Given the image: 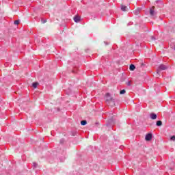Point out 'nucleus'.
<instances>
[{
    "label": "nucleus",
    "instance_id": "5",
    "mask_svg": "<svg viewBox=\"0 0 175 175\" xmlns=\"http://www.w3.org/2000/svg\"><path fill=\"white\" fill-rule=\"evenodd\" d=\"M80 20H81V18L79 15L74 16L75 23H80Z\"/></svg>",
    "mask_w": 175,
    "mask_h": 175
},
{
    "label": "nucleus",
    "instance_id": "9",
    "mask_svg": "<svg viewBox=\"0 0 175 175\" xmlns=\"http://www.w3.org/2000/svg\"><path fill=\"white\" fill-rule=\"evenodd\" d=\"M141 10H142V8H137V9L134 11V14H135V16H137V14H139Z\"/></svg>",
    "mask_w": 175,
    "mask_h": 175
},
{
    "label": "nucleus",
    "instance_id": "11",
    "mask_svg": "<svg viewBox=\"0 0 175 175\" xmlns=\"http://www.w3.org/2000/svg\"><path fill=\"white\" fill-rule=\"evenodd\" d=\"M130 70L133 71L135 69H136V66L134 64H131L129 67Z\"/></svg>",
    "mask_w": 175,
    "mask_h": 175
},
{
    "label": "nucleus",
    "instance_id": "13",
    "mask_svg": "<svg viewBox=\"0 0 175 175\" xmlns=\"http://www.w3.org/2000/svg\"><path fill=\"white\" fill-rule=\"evenodd\" d=\"M157 126H162V122L161 120H158L156 122Z\"/></svg>",
    "mask_w": 175,
    "mask_h": 175
},
{
    "label": "nucleus",
    "instance_id": "16",
    "mask_svg": "<svg viewBox=\"0 0 175 175\" xmlns=\"http://www.w3.org/2000/svg\"><path fill=\"white\" fill-rule=\"evenodd\" d=\"M170 140H171V142H175V135L171 136Z\"/></svg>",
    "mask_w": 175,
    "mask_h": 175
},
{
    "label": "nucleus",
    "instance_id": "15",
    "mask_svg": "<svg viewBox=\"0 0 175 175\" xmlns=\"http://www.w3.org/2000/svg\"><path fill=\"white\" fill-rule=\"evenodd\" d=\"M126 92V91L124 89L120 91V95H124Z\"/></svg>",
    "mask_w": 175,
    "mask_h": 175
},
{
    "label": "nucleus",
    "instance_id": "14",
    "mask_svg": "<svg viewBox=\"0 0 175 175\" xmlns=\"http://www.w3.org/2000/svg\"><path fill=\"white\" fill-rule=\"evenodd\" d=\"M81 125L82 126L87 125V120L81 121Z\"/></svg>",
    "mask_w": 175,
    "mask_h": 175
},
{
    "label": "nucleus",
    "instance_id": "18",
    "mask_svg": "<svg viewBox=\"0 0 175 175\" xmlns=\"http://www.w3.org/2000/svg\"><path fill=\"white\" fill-rule=\"evenodd\" d=\"M14 24L15 25H18V24H20V21H18V20L15 21L14 22Z\"/></svg>",
    "mask_w": 175,
    "mask_h": 175
},
{
    "label": "nucleus",
    "instance_id": "12",
    "mask_svg": "<svg viewBox=\"0 0 175 175\" xmlns=\"http://www.w3.org/2000/svg\"><path fill=\"white\" fill-rule=\"evenodd\" d=\"M38 85H39V83H38V82H33V83H32V87H33V88H38Z\"/></svg>",
    "mask_w": 175,
    "mask_h": 175
},
{
    "label": "nucleus",
    "instance_id": "4",
    "mask_svg": "<svg viewBox=\"0 0 175 175\" xmlns=\"http://www.w3.org/2000/svg\"><path fill=\"white\" fill-rule=\"evenodd\" d=\"M145 140L146 142H151V140H152V133H148V134H146L145 137Z\"/></svg>",
    "mask_w": 175,
    "mask_h": 175
},
{
    "label": "nucleus",
    "instance_id": "24",
    "mask_svg": "<svg viewBox=\"0 0 175 175\" xmlns=\"http://www.w3.org/2000/svg\"><path fill=\"white\" fill-rule=\"evenodd\" d=\"M151 40H156V39H155V37L151 36Z\"/></svg>",
    "mask_w": 175,
    "mask_h": 175
},
{
    "label": "nucleus",
    "instance_id": "7",
    "mask_svg": "<svg viewBox=\"0 0 175 175\" xmlns=\"http://www.w3.org/2000/svg\"><path fill=\"white\" fill-rule=\"evenodd\" d=\"M64 156H62V157L59 158V161L60 162H64V161H65V159H66V152H63Z\"/></svg>",
    "mask_w": 175,
    "mask_h": 175
},
{
    "label": "nucleus",
    "instance_id": "27",
    "mask_svg": "<svg viewBox=\"0 0 175 175\" xmlns=\"http://www.w3.org/2000/svg\"><path fill=\"white\" fill-rule=\"evenodd\" d=\"M127 25H131V24H130V23H128Z\"/></svg>",
    "mask_w": 175,
    "mask_h": 175
},
{
    "label": "nucleus",
    "instance_id": "19",
    "mask_svg": "<svg viewBox=\"0 0 175 175\" xmlns=\"http://www.w3.org/2000/svg\"><path fill=\"white\" fill-rule=\"evenodd\" d=\"M41 21L42 24H46V23H47V20L46 19H42Z\"/></svg>",
    "mask_w": 175,
    "mask_h": 175
},
{
    "label": "nucleus",
    "instance_id": "10",
    "mask_svg": "<svg viewBox=\"0 0 175 175\" xmlns=\"http://www.w3.org/2000/svg\"><path fill=\"white\" fill-rule=\"evenodd\" d=\"M121 10L122 12H127L128 11V7L124 5H121Z\"/></svg>",
    "mask_w": 175,
    "mask_h": 175
},
{
    "label": "nucleus",
    "instance_id": "17",
    "mask_svg": "<svg viewBox=\"0 0 175 175\" xmlns=\"http://www.w3.org/2000/svg\"><path fill=\"white\" fill-rule=\"evenodd\" d=\"M38 167V163H33V169H36Z\"/></svg>",
    "mask_w": 175,
    "mask_h": 175
},
{
    "label": "nucleus",
    "instance_id": "25",
    "mask_svg": "<svg viewBox=\"0 0 175 175\" xmlns=\"http://www.w3.org/2000/svg\"><path fill=\"white\" fill-rule=\"evenodd\" d=\"M104 43H105V46L109 45V43H108L107 42H106V41H105Z\"/></svg>",
    "mask_w": 175,
    "mask_h": 175
},
{
    "label": "nucleus",
    "instance_id": "23",
    "mask_svg": "<svg viewBox=\"0 0 175 175\" xmlns=\"http://www.w3.org/2000/svg\"><path fill=\"white\" fill-rule=\"evenodd\" d=\"M126 85H128L129 87L131 86V81H129L126 83Z\"/></svg>",
    "mask_w": 175,
    "mask_h": 175
},
{
    "label": "nucleus",
    "instance_id": "1",
    "mask_svg": "<svg viewBox=\"0 0 175 175\" xmlns=\"http://www.w3.org/2000/svg\"><path fill=\"white\" fill-rule=\"evenodd\" d=\"M111 114V118L108 120L106 125L107 126H111V125H114L116 124V119H114V116L113 115V113H110Z\"/></svg>",
    "mask_w": 175,
    "mask_h": 175
},
{
    "label": "nucleus",
    "instance_id": "2",
    "mask_svg": "<svg viewBox=\"0 0 175 175\" xmlns=\"http://www.w3.org/2000/svg\"><path fill=\"white\" fill-rule=\"evenodd\" d=\"M105 98H106V102H107L108 103H110V102L114 103V99L113 98V97H111V95L110 94V93H106Z\"/></svg>",
    "mask_w": 175,
    "mask_h": 175
},
{
    "label": "nucleus",
    "instance_id": "26",
    "mask_svg": "<svg viewBox=\"0 0 175 175\" xmlns=\"http://www.w3.org/2000/svg\"><path fill=\"white\" fill-rule=\"evenodd\" d=\"M142 66H144V64H142Z\"/></svg>",
    "mask_w": 175,
    "mask_h": 175
},
{
    "label": "nucleus",
    "instance_id": "21",
    "mask_svg": "<svg viewBox=\"0 0 175 175\" xmlns=\"http://www.w3.org/2000/svg\"><path fill=\"white\" fill-rule=\"evenodd\" d=\"M76 131H71V136H76Z\"/></svg>",
    "mask_w": 175,
    "mask_h": 175
},
{
    "label": "nucleus",
    "instance_id": "20",
    "mask_svg": "<svg viewBox=\"0 0 175 175\" xmlns=\"http://www.w3.org/2000/svg\"><path fill=\"white\" fill-rule=\"evenodd\" d=\"M59 143L60 144H64V143H65V139H61Z\"/></svg>",
    "mask_w": 175,
    "mask_h": 175
},
{
    "label": "nucleus",
    "instance_id": "22",
    "mask_svg": "<svg viewBox=\"0 0 175 175\" xmlns=\"http://www.w3.org/2000/svg\"><path fill=\"white\" fill-rule=\"evenodd\" d=\"M156 3H161V5H162V1L157 0V1H156Z\"/></svg>",
    "mask_w": 175,
    "mask_h": 175
},
{
    "label": "nucleus",
    "instance_id": "6",
    "mask_svg": "<svg viewBox=\"0 0 175 175\" xmlns=\"http://www.w3.org/2000/svg\"><path fill=\"white\" fill-rule=\"evenodd\" d=\"M158 116L155 113H151L150 114V118L151 120H157Z\"/></svg>",
    "mask_w": 175,
    "mask_h": 175
},
{
    "label": "nucleus",
    "instance_id": "3",
    "mask_svg": "<svg viewBox=\"0 0 175 175\" xmlns=\"http://www.w3.org/2000/svg\"><path fill=\"white\" fill-rule=\"evenodd\" d=\"M166 69H167V66H165V64H160L157 70V73H161V70H166Z\"/></svg>",
    "mask_w": 175,
    "mask_h": 175
},
{
    "label": "nucleus",
    "instance_id": "8",
    "mask_svg": "<svg viewBox=\"0 0 175 175\" xmlns=\"http://www.w3.org/2000/svg\"><path fill=\"white\" fill-rule=\"evenodd\" d=\"M154 8L155 7H152V8L150 9V16H155V10H154Z\"/></svg>",
    "mask_w": 175,
    "mask_h": 175
}]
</instances>
